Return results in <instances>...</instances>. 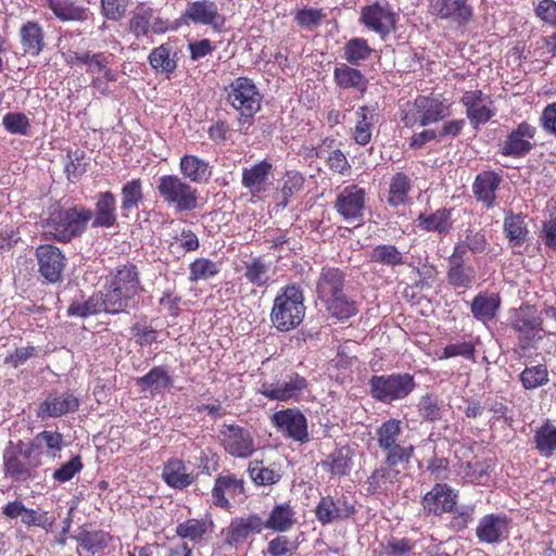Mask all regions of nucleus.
I'll use <instances>...</instances> for the list:
<instances>
[{"label": "nucleus", "instance_id": "nucleus-21", "mask_svg": "<svg viewBox=\"0 0 556 556\" xmlns=\"http://www.w3.org/2000/svg\"><path fill=\"white\" fill-rule=\"evenodd\" d=\"M415 108L420 126L437 123L451 115V105L440 97H418Z\"/></svg>", "mask_w": 556, "mask_h": 556}, {"label": "nucleus", "instance_id": "nucleus-2", "mask_svg": "<svg viewBox=\"0 0 556 556\" xmlns=\"http://www.w3.org/2000/svg\"><path fill=\"white\" fill-rule=\"evenodd\" d=\"M140 290L139 273L134 264L116 267L109 276L105 292L111 314L124 312L134 306Z\"/></svg>", "mask_w": 556, "mask_h": 556}, {"label": "nucleus", "instance_id": "nucleus-44", "mask_svg": "<svg viewBox=\"0 0 556 556\" xmlns=\"http://www.w3.org/2000/svg\"><path fill=\"white\" fill-rule=\"evenodd\" d=\"M74 538L84 549L92 555L102 552L112 539L103 530L88 531L86 529H80Z\"/></svg>", "mask_w": 556, "mask_h": 556}, {"label": "nucleus", "instance_id": "nucleus-53", "mask_svg": "<svg viewBox=\"0 0 556 556\" xmlns=\"http://www.w3.org/2000/svg\"><path fill=\"white\" fill-rule=\"evenodd\" d=\"M28 444L34 452L45 450L47 455L54 457L63 447V435L55 431L45 430L39 432Z\"/></svg>", "mask_w": 556, "mask_h": 556}, {"label": "nucleus", "instance_id": "nucleus-55", "mask_svg": "<svg viewBox=\"0 0 556 556\" xmlns=\"http://www.w3.org/2000/svg\"><path fill=\"white\" fill-rule=\"evenodd\" d=\"M410 190V179L404 173L395 174L390 182L388 202L392 206H399L407 201Z\"/></svg>", "mask_w": 556, "mask_h": 556}, {"label": "nucleus", "instance_id": "nucleus-38", "mask_svg": "<svg viewBox=\"0 0 556 556\" xmlns=\"http://www.w3.org/2000/svg\"><path fill=\"white\" fill-rule=\"evenodd\" d=\"M101 312L111 313L109 303L106 302V294H93L84 302L75 301L67 309L70 316L87 317Z\"/></svg>", "mask_w": 556, "mask_h": 556}, {"label": "nucleus", "instance_id": "nucleus-27", "mask_svg": "<svg viewBox=\"0 0 556 556\" xmlns=\"http://www.w3.org/2000/svg\"><path fill=\"white\" fill-rule=\"evenodd\" d=\"M79 406L77 397L73 394L64 393L59 396L49 395L38 408V417L45 419L59 417L70 412H75Z\"/></svg>", "mask_w": 556, "mask_h": 556}, {"label": "nucleus", "instance_id": "nucleus-57", "mask_svg": "<svg viewBox=\"0 0 556 556\" xmlns=\"http://www.w3.org/2000/svg\"><path fill=\"white\" fill-rule=\"evenodd\" d=\"M397 473V470H392L390 467L381 466L376 468L366 481L367 493L376 494L384 491L387 484L392 483L396 479Z\"/></svg>", "mask_w": 556, "mask_h": 556}, {"label": "nucleus", "instance_id": "nucleus-19", "mask_svg": "<svg viewBox=\"0 0 556 556\" xmlns=\"http://www.w3.org/2000/svg\"><path fill=\"white\" fill-rule=\"evenodd\" d=\"M354 513L355 507L345 495L338 498L329 495L324 496L315 509L316 518L323 525L331 523L334 520L348 519Z\"/></svg>", "mask_w": 556, "mask_h": 556}, {"label": "nucleus", "instance_id": "nucleus-32", "mask_svg": "<svg viewBox=\"0 0 556 556\" xmlns=\"http://www.w3.org/2000/svg\"><path fill=\"white\" fill-rule=\"evenodd\" d=\"M162 478L168 486L178 490L191 485L194 481V476L187 472L186 464L178 458H170L164 464Z\"/></svg>", "mask_w": 556, "mask_h": 556}, {"label": "nucleus", "instance_id": "nucleus-24", "mask_svg": "<svg viewBox=\"0 0 556 556\" xmlns=\"http://www.w3.org/2000/svg\"><path fill=\"white\" fill-rule=\"evenodd\" d=\"M509 522L503 515H486L482 517L476 530L481 542L493 544L505 540L508 536Z\"/></svg>", "mask_w": 556, "mask_h": 556}, {"label": "nucleus", "instance_id": "nucleus-25", "mask_svg": "<svg viewBox=\"0 0 556 556\" xmlns=\"http://www.w3.org/2000/svg\"><path fill=\"white\" fill-rule=\"evenodd\" d=\"M263 529V519L256 514L235 518L227 529L226 542L230 545H238L251 534L261 533Z\"/></svg>", "mask_w": 556, "mask_h": 556}, {"label": "nucleus", "instance_id": "nucleus-41", "mask_svg": "<svg viewBox=\"0 0 556 556\" xmlns=\"http://www.w3.org/2000/svg\"><path fill=\"white\" fill-rule=\"evenodd\" d=\"M504 232L511 247L521 245L529 233L522 214L507 212L504 219Z\"/></svg>", "mask_w": 556, "mask_h": 556}, {"label": "nucleus", "instance_id": "nucleus-31", "mask_svg": "<svg viewBox=\"0 0 556 556\" xmlns=\"http://www.w3.org/2000/svg\"><path fill=\"white\" fill-rule=\"evenodd\" d=\"M241 269L245 280L255 287L266 288L271 280L270 263L261 256L243 261Z\"/></svg>", "mask_w": 556, "mask_h": 556}, {"label": "nucleus", "instance_id": "nucleus-56", "mask_svg": "<svg viewBox=\"0 0 556 556\" xmlns=\"http://www.w3.org/2000/svg\"><path fill=\"white\" fill-rule=\"evenodd\" d=\"M249 475L256 485H274L281 480V472L270 467H264L262 462H251L249 465Z\"/></svg>", "mask_w": 556, "mask_h": 556}, {"label": "nucleus", "instance_id": "nucleus-17", "mask_svg": "<svg viewBox=\"0 0 556 556\" xmlns=\"http://www.w3.org/2000/svg\"><path fill=\"white\" fill-rule=\"evenodd\" d=\"M226 494L231 498L243 502L247 498L244 481L235 475L218 476L212 490V502L215 506L229 509L230 503Z\"/></svg>", "mask_w": 556, "mask_h": 556}, {"label": "nucleus", "instance_id": "nucleus-30", "mask_svg": "<svg viewBox=\"0 0 556 556\" xmlns=\"http://www.w3.org/2000/svg\"><path fill=\"white\" fill-rule=\"evenodd\" d=\"M20 39L24 54L38 56L45 48V33L37 22L24 23L20 28Z\"/></svg>", "mask_w": 556, "mask_h": 556}, {"label": "nucleus", "instance_id": "nucleus-59", "mask_svg": "<svg viewBox=\"0 0 556 556\" xmlns=\"http://www.w3.org/2000/svg\"><path fill=\"white\" fill-rule=\"evenodd\" d=\"M219 273V264L205 257L193 261L189 266V280L197 282L207 280Z\"/></svg>", "mask_w": 556, "mask_h": 556}, {"label": "nucleus", "instance_id": "nucleus-18", "mask_svg": "<svg viewBox=\"0 0 556 556\" xmlns=\"http://www.w3.org/2000/svg\"><path fill=\"white\" fill-rule=\"evenodd\" d=\"M430 13L441 20H453L466 25L472 18V7L468 0H429Z\"/></svg>", "mask_w": 556, "mask_h": 556}, {"label": "nucleus", "instance_id": "nucleus-50", "mask_svg": "<svg viewBox=\"0 0 556 556\" xmlns=\"http://www.w3.org/2000/svg\"><path fill=\"white\" fill-rule=\"evenodd\" d=\"M533 441L542 456L549 457L556 451V426L546 421L535 430Z\"/></svg>", "mask_w": 556, "mask_h": 556}, {"label": "nucleus", "instance_id": "nucleus-4", "mask_svg": "<svg viewBox=\"0 0 556 556\" xmlns=\"http://www.w3.org/2000/svg\"><path fill=\"white\" fill-rule=\"evenodd\" d=\"M305 309L302 289L296 285H289L276 295L270 321L278 331H290L303 321Z\"/></svg>", "mask_w": 556, "mask_h": 556}, {"label": "nucleus", "instance_id": "nucleus-22", "mask_svg": "<svg viewBox=\"0 0 556 556\" xmlns=\"http://www.w3.org/2000/svg\"><path fill=\"white\" fill-rule=\"evenodd\" d=\"M460 101L466 108L467 117L475 127L480 124H485L495 114L490 108L492 101H490L481 90L466 91Z\"/></svg>", "mask_w": 556, "mask_h": 556}, {"label": "nucleus", "instance_id": "nucleus-14", "mask_svg": "<svg viewBox=\"0 0 556 556\" xmlns=\"http://www.w3.org/2000/svg\"><path fill=\"white\" fill-rule=\"evenodd\" d=\"M366 191L357 185H349L338 192L334 208L345 220L362 219L365 212Z\"/></svg>", "mask_w": 556, "mask_h": 556}, {"label": "nucleus", "instance_id": "nucleus-8", "mask_svg": "<svg viewBox=\"0 0 556 556\" xmlns=\"http://www.w3.org/2000/svg\"><path fill=\"white\" fill-rule=\"evenodd\" d=\"M368 384L371 396L384 404L407 397L416 388L414 377L406 372L372 376Z\"/></svg>", "mask_w": 556, "mask_h": 556}, {"label": "nucleus", "instance_id": "nucleus-47", "mask_svg": "<svg viewBox=\"0 0 556 556\" xmlns=\"http://www.w3.org/2000/svg\"><path fill=\"white\" fill-rule=\"evenodd\" d=\"M353 452L342 446L328 455L327 459L323 462V466L327 467L332 476H346L352 466Z\"/></svg>", "mask_w": 556, "mask_h": 556}, {"label": "nucleus", "instance_id": "nucleus-45", "mask_svg": "<svg viewBox=\"0 0 556 556\" xmlns=\"http://www.w3.org/2000/svg\"><path fill=\"white\" fill-rule=\"evenodd\" d=\"M370 262L396 267L405 264L404 254L393 244H378L369 253Z\"/></svg>", "mask_w": 556, "mask_h": 556}, {"label": "nucleus", "instance_id": "nucleus-15", "mask_svg": "<svg viewBox=\"0 0 556 556\" xmlns=\"http://www.w3.org/2000/svg\"><path fill=\"white\" fill-rule=\"evenodd\" d=\"M182 16L194 24L210 26L216 33H220L226 23L225 16L219 13L216 3L211 0H197L188 3Z\"/></svg>", "mask_w": 556, "mask_h": 556}, {"label": "nucleus", "instance_id": "nucleus-7", "mask_svg": "<svg viewBox=\"0 0 556 556\" xmlns=\"http://www.w3.org/2000/svg\"><path fill=\"white\" fill-rule=\"evenodd\" d=\"M92 216L93 212L84 206L54 211L47 223L48 233L58 241L68 242L84 232Z\"/></svg>", "mask_w": 556, "mask_h": 556}, {"label": "nucleus", "instance_id": "nucleus-9", "mask_svg": "<svg viewBox=\"0 0 556 556\" xmlns=\"http://www.w3.org/2000/svg\"><path fill=\"white\" fill-rule=\"evenodd\" d=\"M34 453L33 447L22 440L15 443L10 441L3 453L5 475L16 482L31 478L33 470L39 465Z\"/></svg>", "mask_w": 556, "mask_h": 556}, {"label": "nucleus", "instance_id": "nucleus-48", "mask_svg": "<svg viewBox=\"0 0 556 556\" xmlns=\"http://www.w3.org/2000/svg\"><path fill=\"white\" fill-rule=\"evenodd\" d=\"M371 52L372 49L367 43V40L358 37L351 38L343 47V58L353 66H359L362 62L368 60Z\"/></svg>", "mask_w": 556, "mask_h": 556}, {"label": "nucleus", "instance_id": "nucleus-49", "mask_svg": "<svg viewBox=\"0 0 556 556\" xmlns=\"http://www.w3.org/2000/svg\"><path fill=\"white\" fill-rule=\"evenodd\" d=\"M143 390H150L151 393H160L173 383L172 377L164 367H154L147 375L137 381Z\"/></svg>", "mask_w": 556, "mask_h": 556}, {"label": "nucleus", "instance_id": "nucleus-61", "mask_svg": "<svg viewBox=\"0 0 556 556\" xmlns=\"http://www.w3.org/2000/svg\"><path fill=\"white\" fill-rule=\"evenodd\" d=\"M304 181L305 179L301 173L294 170L287 172L286 179L280 191L281 200H279V205L286 207L289 204L290 199L303 189Z\"/></svg>", "mask_w": 556, "mask_h": 556}, {"label": "nucleus", "instance_id": "nucleus-23", "mask_svg": "<svg viewBox=\"0 0 556 556\" xmlns=\"http://www.w3.org/2000/svg\"><path fill=\"white\" fill-rule=\"evenodd\" d=\"M456 494L446 484L437 483L422 498V507L427 515L440 516L453 511Z\"/></svg>", "mask_w": 556, "mask_h": 556}, {"label": "nucleus", "instance_id": "nucleus-28", "mask_svg": "<svg viewBox=\"0 0 556 556\" xmlns=\"http://www.w3.org/2000/svg\"><path fill=\"white\" fill-rule=\"evenodd\" d=\"M176 55L177 53L174 51V47L170 43H162L152 49L148 60L155 74L164 75L169 78L177 68Z\"/></svg>", "mask_w": 556, "mask_h": 556}, {"label": "nucleus", "instance_id": "nucleus-51", "mask_svg": "<svg viewBox=\"0 0 556 556\" xmlns=\"http://www.w3.org/2000/svg\"><path fill=\"white\" fill-rule=\"evenodd\" d=\"M477 278L473 266L466 264H450L447 269V281L454 288L469 289Z\"/></svg>", "mask_w": 556, "mask_h": 556}, {"label": "nucleus", "instance_id": "nucleus-16", "mask_svg": "<svg viewBox=\"0 0 556 556\" xmlns=\"http://www.w3.org/2000/svg\"><path fill=\"white\" fill-rule=\"evenodd\" d=\"M36 258L40 275L49 282L62 280L66 260L61 250L51 244H43L36 249Z\"/></svg>", "mask_w": 556, "mask_h": 556}, {"label": "nucleus", "instance_id": "nucleus-26", "mask_svg": "<svg viewBox=\"0 0 556 556\" xmlns=\"http://www.w3.org/2000/svg\"><path fill=\"white\" fill-rule=\"evenodd\" d=\"M273 164L268 160H263L249 168L242 170V186L250 191L252 195H256L266 191L267 181L273 175Z\"/></svg>", "mask_w": 556, "mask_h": 556}, {"label": "nucleus", "instance_id": "nucleus-3", "mask_svg": "<svg viewBox=\"0 0 556 556\" xmlns=\"http://www.w3.org/2000/svg\"><path fill=\"white\" fill-rule=\"evenodd\" d=\"M226 102L239 114V130L247 131L253 124L254 115L261 110L263 96L254 81L238 77L225 87Z\"/></svg>", "mask_w": 556, "mask_h": 556}, {"label": "nucleus", "instance_id": "nucleus-10", "mask_svg": "<svg viewBox=\"0 0 556 556\" xmlns=\"http://www.w3.org/2000/svg\"><path fill=\"white\" fill-rule=\"evenodd\" d=\"M307 386V380L304 377L298 372L290 371L275 381L261 382L257 393L264 395L269 401H299Z\"/></svg>", "mask_w": 556, "mask_h": 556}, {"label": "nucleus", "instance_id": "nucleus-54", "mask_svg": "<svg viewBox=\"0 0 556 556\" xmlns=\"http://www.w3.org/2000/svg\"><path fill=\"white\" fill-rule=\"evenodd\" d=\"M53 14L61 21H86L87 9L84 7L76 5L71 0H55L49 8Z\"/></svg>", "mask_w": 556, "mask_h": 556}, {"label": "nucleus", "instance_id": "nucleus-11", "mask_svg": "<svg viewBox=\"0 0 556 556\" xmlns=\"http://www.w3.org/2000/svg\"><path fill=\"white\" fill-rule=\"evenodd\" d=\"M359 22L369 30L386 39L396 29L397 14L389 3L375 2L362 8Z\"/></svg>", "mask_w": 556, "mask_h": 556}, {"label": "nucleus", "instance_id": "nucleus-39", "mask_svg": "<svg viewBox=\"0 0 556 556\" xmlns=\"http://www.w3.org/2000/svg\"><path fill=\"white\" fill-rule=\"evenodd\" d=\"M418 227L426 231L447 233L452 228L451 211L445 208L437 210L431 214H420L417 218Z\"/></svg>", "mask_w": 556, "mask_h": 556}, {"label": "nucleus", "instance_id": "nucleus-52", "mask_svg": "<svg viewBox=\"0 0 556 556\" xmlns=\"http://www.w3.org/2000/svg\"><path fill=\"white\" fill-rule=\"evenodd\" d=\"M112 59V54L104 52L91 53L89 51L78 53L75 52L71 56L70 63L87 65V73L96 74L105 70Z\"/></svg>", "mask_w": 556, "mask_h": 556}, {"label": "nucleus", "instance_id": "nucleus-20", "mask_svg": "<svg viewBox=\"0 0 556 556\" xmlns=\"http://www.w3.org/2000/svg\"><path fill=\"white\" fill-rule=\"evenodd\" d=\"M535 135V128L530 124L520 123L516 129L511 130L504 141L501 153L505 156L522 157L528 154L533 144L531 140Z\"/></svg>", "mask_w": 556, "mask_h": 556}, {"label": "nucleus", "instance_id": "nucleus-40", "mask_svg": "<svg viewBox=\"0 0 556 556\" xmlns=\"http://www.w3.org/2000/svg\"><path fill=\"white\" fill-rule=\"evenodd\" d=\"M122 203L121 211L124 217H128L129 212L138 208L139 204L143 202V188L142 181L139 178L127 181L121 191Z\"/></svg>", "mask_w": 556, "mask_h": 556}, {"label": "nucleus", "instance_id": "nucleus-34", "mask_svg": "<svg viewBox=\"0 0 556 556\" xmlns=\"http://www.w3.org/2000/svg\"><path fill=\"white\" fill-rule=\"evenodd\" d=\"M116 223V200L111 191L100 192L94 206L92 227L110 228Z\"/></svg>", "mask_w": 556, "mask_h": 556}, {"label": "nucleus", "instance_id": "nucleus-13", "mask_svg": "<svg viewBox=\"0 0 556 556\" xmlns=\"http://www.w3.org/2000/svg\"><path fill=\"white\" fill-rule=\"evenodd\" d=\"M278 432L295 442L305 443L309 440L307 420L299 408H285L270 417Z\"/></svg>", "mask_w": 556, "mask_h": 556}, {"label": "nucleus", "instance_id": "nucleus-62", "mask_svg": "<svg viewBox=\"0 0 556 556\" xmlns=\"http://www.w3.org/2000/svg\"><path fill=\"white\" fill-rule=\"evenodd\" d=\"M386 455V464L390 468H394L402 464H407L413 457L414 447L413 445H401L399 443L382 447Z\"/></svg>", "mask_w": 556, "mask_h": 556}, {"label": "nucleus", "instance_id": "nucleus-60", "mask_svg": "<svg viewBox=\"0 0 556 556\" xmlns=\"http://www.w3.org/2000/svg\"><path fill=\"white\" fill-rule=\"evenodd\" d=\"M520 381L525 389L532 390L548 382V371L545 365L526 367L520 374Z\"/></svg>", "mask_w": 556, "mask_h": 556}, {"label": "nucleus", "instance_id": "nucleus-42", "mask_svg": "<svg viewBox=\"0 0 556 556\" xmlns=\"http://www.w3.org/2000/svg\"><path fill=\"white\" fill-rule=\"evenodd\" d=\"M182 178H189L192 182L206 181L211 175L208 164L194 155H185L179 164Z\"/></svg>", "mask_w": 556, "mask_h": 556}, {"label": "nucleus", "instance_id": "nucleus-5", "mask_svg": "<svg viewBox=\"0 0 556 556\" xmlns=\"http://www.w3.org/2000/svg\"><path fill=\"white\" fill-rule=\"evenodd\" d=\"M156 191L168 207L177 213L194 211L199 206V192L182 177L174 174L159 177Z\"/></svg>", "mask_w": 556, "mask_h": 556}, {"label": "nucleus", "instance_id": "nucleus-37", "mask_svg": "<svg viewBox=\"0 0 556 556\" xmlns=\"http://www.w3.org/2000/svg\"><path fill=\"white\" fill-rule=\"evenodd\" d=\"M501 305L500 295L496 293H479L471 302V313L480 320L493 319Z\"/></svg>", "mask_w": 556, "mask_h": 556}, {"label": "nucleus", "instance_id": "nucleus-36", "mask_svg": "<svg viewBox=\"0 0 556 556\" xmlns=\"http://www.w3.org/2000/svg\"><path fill=\"white\" fill-rule=\"evenodd\" d=\"M333 78L336 84L343 88H355L364 93L367 89L368 80L359 70H356L348 64H341L333 71Z\"/></svg>", "mask_w": 556, "mask_h": 556}, {"label": "nucleus", "instance_id": "nucleus-29", "mask_svg": "<svg viewBox=\"0 0 556 556\" xmlns=\"http://www.w3.org/2000/svg\"><path fill=\"white\" fill-rule=\"evenodd\" d=\"M502 177L492 170L480 173L472 185L476 199L482 202L486 207L494 205L495 192L500 187Z\"/></svg>", "mask_w": 556, "mask_h": 556}, {"label": "nucleus", "instance_id": "nucleus-46", "mask_svg": "<svg viewBox=\"0 0 556 556\" xmlns=\"http://www.w3.org/2000/svg\"><path fill=\"white\" fill-rule=\"evenodd\" d=\"M154 9L146 3H139L129 20V31L140 38L147 36L150 31V24L153 17Z\"/></svg>", "mask_w": 556, "mask_h": 556}, {"label": "nucleus", "instance_id": "nucleus-58", "mask_svg": "<svg viewBox=\"0 0 556 556\" xmlns=\"http://www.w3.org/2000/svg\"><path fill=\"white\" fill-rule=\"evenodd\" d=\"M402 433V421L391 418L376 430L378 446L380 448L396 444Z\"/></svg>", "mask_w": 556, "mask_h": 556}, {"label": "nucleus", "instance_id": "nucleus-12", "mask_svg": "<svg viewBox=\"0 0 556 556\" xmlns=\"http://www.w3.org/2000/svg\"><path fill=\"white\" fill-rule=\"evenodd\" d=\"M218 439L224 450L236 458H249L256 450L250 430L238 425H224Z\"/></svg>", "mask_w": 556, "mask_h": 556}, {"label": "nucleus", "instance_id": "nucleus-64", "mask_svg": "<svg viewBox=\"0 0 556 556\" xmlns=\"http://www.w3.org/2000/svg\"><path fill=\"white\" fill-rule=\"evenodd\" d=\"M207 531L206 522L198 519H188L176 527V533L181 539L199 541Z\"/></svg>", "mask_w": 556, "mask_h": 556}, {"label": "nucleus", "instance_id": "nucleus-6", "mask_svg": "<svg viewBox=\"0 0 556 556\" xmlns=\"http://www.w3.org/2000/svg\"><path fill=\"white\" fill-rule=\"evenodd\" d=\"M508 325L518 340V348L529 350L543 338V317L534 305L522 304L509 311Z\"/></svg>", "mask_w": 556, "mask_h": 556}, {"label": "nucleus", "instance_id": "nucleus-1", "mask_svg": "<svg viewBox=\"0 0 556 556\" xmlns=\"http://www.w3.org/2000/svg\"><path fill=\"white\" fill-rule=\"evenodd\" d=\"M345 275L334 267H324L318 277L316 291L327 311L338 319H348L357 313L355 301L344 292Z\"/></svg>", "mask_w": 556, "mask_h": 556}, {"label": "nucleus", "instance_id": "nucleus-35", "mask_svg": "<svg viewBox=\"0 0 556 556\" xmlns=\"http://www.w3.org/2000/svg\"><path fill=\"white\" fill-rule=\"evenodd\" d=\"M294 509L289 503H281L271 509L268 518L264 521V529H270L277 532H286L295 523Z\"/></svg>", "mask_w": 556, "mask_h": 556}, {"label": "nucleus", "instance_id": "nucleus-33", "mask_svg": "<svg viewBox=\"0 0 556 556\" xmlns=\"http://www.w3.org/2000/svg\"><path fill=\"white\" fill-rule=\"evenodd\" d=\"M378 123V114L374 108L361 106L356 111V124L353 129V139L359 146H366L372 137V129Z\"/></svg>", "mask_w": 556, "mask_h": 556}, {"label": "nucleus", "instance_id": "nucleus-43", "mask_svg": "<svg viewBox=\"0 0 556 556\" xmlns=\"http://www.w3.org/2000/svg\"><path fill=\"white\" fill-rule=\"evenodd\" d=\"M328 139L324 141V144L317 148L316 156L319 159H325L329 169L333 173L340 174L342 176H350L352 172V166L349 163L345 154L339 150L333 149L331 151L326 150Z\"/></svg>", "mask_w": 556, "mask_h": 556}, {"label": "nucleus", "instance_id": "nucleus-63", "mask_svg": "<svg viewBox=\"0 0 556 556\" xmlns=\"http://www.w3.org/2000/svg\"><path fill=\"white\" fill-rule=\"evenodd\" d=\"M2 125L12 135L26 136L30 129L29 118L21 112H9L3 116Z\"/></svg>", "mask_w": 556, "mask_h": 556}]
</instances>
